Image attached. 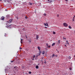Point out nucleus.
<instances>
[{"mask_svg":"<svg viewBox=\"0 0 75 75\" xmlns=\"http://www.w3.org/2000/svg\"><path fill=\"white\" fill-rule=\"evenodd\" d=\"M74 57L75 58V55H74Z\"/></svg>","mask_w":75,"mask_h":75,"instance_id":"45","label":"nucleus"},{"mask_svg":"<svg viewBox=\"0 0 75 75\" xmlns=\"http://www.w3.org/2000/svg\"><path fill=\"white\" fill-rule=\"evenodd\" d=\"M63 39L66 40V38H65L64 37H63Z\"/></svg>","mask_w":75,"mask_h":75,"instance_id":"24","label":"nucleus"},{"mask_svg":"<svg viewBox=\"0 0 75 75\" xmlns=\"http://www.w3.org/2000/svg\"><path fill=\"white\" fill-rule=\"evenodd\" d=\"M53 34H56L55 32H53Z\"/></svg>","mask_w":75,"mask_h":75,"instance_id":"15","label":"nucleus"},{"mask_svg":"<svg viewBox=\"0 0 75 75\" xmlns=\"http://www.w3.org/2000/svg\"><path fill=\"white\" fill-rule=\"evenodd\" d=\"M30 5H32V4L30 3Z\"/></svg>","mask_w":75,"mask_h":75,"instance_id":"40","label":"nucleus"},{"mask_svg":"<svg viewBox=\"0 0 75 75\" xmlns=\"http://www.w3.org/2000/svg\"><path fill=\"white\" fill-rule=\"evenodd\" d=\"M75 17V16H74V17Z\"/></svg>","mask_w":75,"mask_h":75,"instance_id":"51","label":"nucleus"},{"mask_svg":"<svg viewBox=\"0 0 75 75\" xmlns=\"http://www.w3.org/2000/svg\"><path fill=\"white\" fill-rule=\"evenodd\" d=\"M14 69L15 71H16V72H17L19 68L17 66H15V67L14 68Z\"/></svg>","mask_w":75,"mask_h":75,"instance_id":"1","label":"nucleus"},{"mask_svg":"<svg viewBox=\"0 0 75 75\" xmlns=\"http://www.w3.org/2000/svg\"><path fill=\"white\" fill-rule=\"evenodd\" d=\"M39 38V36L38 35H37L36 36V38L37 40H38V38Z\"/></svg>","mask_w":75,"mask_h":75,"instance_id":"7","label":"nucleus"},{"mask_svg":"<svg viewBox=\"0 0 75 75\" xmlns=\"http://www.w3.org/2000/svg\"><path fill=\"white\" fill-rule=\"evenodd\" d=\"M7 35V34H6V33H5V37H6V35Z\"/></svg>","mask_w":75,"mask_h":75,"instance_id":"30","label":"nucleus"},{"mask_svg":"<svg viewBox=\"0 0 75 75\" xmlns=\"http://www.w3.org/2000/svg\"><path fill=\"white\" fill-rule=\"evenodd\" d=\"M38 49L39 50V51H40V47H38Z\"/></svg>","mask_w":75,"mask_h":75,"instance_id":"14","label":"nucleus"},{"mask_svg":"<svg viewBox=\"0 0 75 75\" xmlns=\"http://www.w3.org/2000/svg\"><path fill=\"white\" fill-rule=\"evenodd\" d=\"M57 51H58V50L57 49L56 50Z\"/></svg>","mask_w":75,"mask_h":75,"instance_id":"49","label":"nucleus"},{"mask_svg":"<svg viewBox=\"0 0 75 75\" xmlns=\"http://www.w3.org/2000/svg\"><path fill=\"white\" fill-rule=\"evenodd\" d=\"M45 51H43L42 54L43 55H44V54H45Z\"/></svg>","mask_w":75,"mask_h":75,"instance_id":"8","label":"nucleus"},{"mask_svg":"<svg viewBox=\"0 0 75 75\" xmlns=\"http://www.w3.org/2000/svg\"><path fill=\"white\" fill-rule=\"evenodd\" d=\"M39 75H40V74H39Z\"/></svg>","mask_w":75,"mask_h":75,"instance_id":"54","label":"nucleus"},{"mask_svg":"<svg viewBox=\"0 0 75 75\" xmlns=\"http://www.w3.org/2000/svg\"><path fill=\"white\" fill-rule=\"evenodd\" d=\"M44 25L45 26H47V27H48V23H44Z\"/></svg>","mask_w":75,"mask_h":75,"instance_id":"3","label":"nucleus"},{"mask_svg":"<svg viewBox=\"0 0 75 75\" xmlns=\"http://www.w3.org/2000/svg\"><path fill=\"white\" fill-rule=\"evenodd\" d=\"M70 70H71V68H70Z\"/></svg>","mask_w":75,"mask_h":75,"instance_id":"44","label":"nucleus"},{"mask_svg":"<svg viewBox=\"0 0 75 75\" xmlns=\"http://www.w3.org/2000/svg\"><path fill=\"white\" fill-rule=\"evenodd\" d=\"M45 28H47V27H45Z\"/></svg>","mask_w":75,"mask_h":75,"instance_id":"43","label":"nucleus"},{"mask_svg":"<svg viewBox=\"0 0 75 75\" xmlns=\"http://www.w3.org/2000/svg\"><path fill=\"white\" fill-rule=\"evenodd\" d=\"M45 64H46V61H45V62H44Z\"/></svg>","mask_w":75,"mask_h":75,"instance_id":"34","label":"nucleus"},{"mask_svg":"<svg viewBox=\"0 0 75 75\" xmlns=\"http://www.w3.org/2000/svg\"><path fill=\"white\" fill-rule=\"evenodd\" d=\"M13 62V61H11V62Z\"/></svg>","mask_w":75,"mask_h":75,"instance_id":"39","label":"nucleus"},{"mask_svg":"<svg viewBox=\"0 0 75 75\" xmlns=\"http://www.w3.org/2000/svg\"><path fill=\"white\" fill-rule=\"evenodd\" d=\"M58 43H59V44H60V40H58Z\"/></svg>","mask_w":75,"mask_h":75,"instance_id":"21","label":"nucleus"},{"mask_svg":"<svg viewBox=\"0 0 75 75\" xmlns=\"http://www.w3.org/2000/svg\"><path fill=\"white\" fill-rule=\"evenodd\" d=\"M47 1L48 3H51L52 2V1L51 0H48Z\"/></svg>","mask_w":75,"mask_h":75,"instance_id":"5","label":"nucleus"},{"mask_svg":"<svg viewBox=\"0 0 75 75\" xmlns=\"http://www.w3.org/2000/svg\"><path fill=\"white\" fill-rule=\"evenodd\" d=\"M26 38H27V37H26Z\"/></svg>","mask_w":75,"mask_h":75,"instance_id":"52","label":"nucleus"},{"mask_svg":"<svg viewBox=\"0 0 75 75\" xmlns=\"http://www.w3.org/2000/svg\"><path fill=\"white\" fill-rule=\"evenodd\" d=\"M5 18L4 16H2L1 17V19L2 20H4Z\"/></svg>","mask_w":75,"mask_h":75,"instance_id":"4","label":"nucleus"},{"mask_svg":"<svg viewBox=\"0 0 75 75\" xmlns=\"http://www.w3.org/2000/svg\"><path fill=\"white\" fill-rule=\"evenodd\" d=\"M65 47H67V45H65Z\"/></svg>","mask_w":75,"mask_h":75,"instance_id":"42","label":"nucleus"},{"mask_svg":"<svg viewBox=\"0 0 75 75\" xmlns=\"http://www.w3.org/2000/svg\"><path fill=\"white\" fill-rule=\"evenodd\" d=\"M55 45V43H53L52 45V46H54V45Z\"/></svg>","mask_w":75,"mask_h":75,"instance_id":"10","label":"nucleus"},{"mask_svg":"<svg viewBox=\"0 0 75 75\" xmlns=\"http://www.w3.org/2000/svg\"><path fill=\"white\" fill-rule=\"evenodd\" d=\"M21 43H22V42H22L23 41V39H21Z\"/></svg>","mask_w":75,"mask_h":75,"instance_id":"13","label":"nucleus"},{"mask_svg":"<svg viewBox=\"0 0 75 75\" xmlns=\"http://www.w3.org/2000/svg\"><path fill=\"white\" fill-rule=\"evenodd\" d=\"M6 69H5V72H7Z\"/></svg>","mask_w":75,"mask_h":75,"instance_id":"22","label":"nucleus"},{"mask_svg":"<svg viewBox=\"0 0 75 75\" xmlns=\"http://www.w3.org/2000/svg\"><path fill=\"white\" fill-rule=\"evenodd\" d=\"M48 48H51V46L50 45H49L48 46Z\"/></svg>","mask_w":75,"mask_h":75,"instance_id":"17","label":"nucleus"},{"mask_svg":"<svg viewBox=\"0 0 75 75\" xmlns=\"http://www.w3.org/2000/svg\"><path fill=\"white\" fill-rule=\"evenodd\" d=\"M37 57H38V56H37Z\"/></svg>","mask_w":75,"mask_h":75,"instance_id":"53","label":"nucleus"},{"mask_svg":"<svg viewBox=\"0 0 75 75\" xmlns=\"http://www.w3.org/2000/svg\"><path fill=\"white\" fill-rule=\"evenodd\" d=\"M4 2H6V0H4Z\"/></svg>","mask_w":75,"mask_h":75,"instance_id":"32","label":"nucleus"},{"mask_svg":"<svg viewBox=\"0 0 75 75\" xmlns=\"http://www.w3.org/2000/svg\"><path fill=\"white\" fill-rule=\"evenodd\" d=\"M8 25V27H10V25Z\"/></svg>","mask_w":75,"mask_h":75,"instance_id":"20","label":"nucleus"},{"mask_svg":"<svg viewBox=\"0 0 75 75\" xmlns=\"http://www.w3.org/2000/svg\"><path fill=\"white\" fill-rule=\"evenodd\" d=\"M39 53H40L41 54V51H40V50H39Z\"/></svg>","mask_w":75,"mask_h":75,"instance_id":"27","label":"nucleus"},{"mask_svg":"<svg viewBox=\"0 0 75 75\" xmlns=\"http://www.w3.org/2000/svg\"><path fill=\"white\" fill-rule=\"evenodd\" d=\"M32 60H33V61H34V58L32 59Z\"/></svg>","mask_w":75,"mask_h":75,"instance_id":"36","label":"nucleus"},{"mask_svg":"<svg viewBox=\"0 0 75 75\" xmlns=\"http://www.w3.org/2000/svg\"><path fill=\"white\" fill-rule=\"evenodd\" d=\"M63 25L64 26V27H68V25L66 23H63Z\"/></svg>","mask_w":75,"mask_h":75,"instance_id":"2","label":"nucleus"},{"mask_svg":"<svg viewBox=\"0 0 75 75\" xmlns=\"http://www.w3.org/2000/svg\"><path fill=\"white\" fill-rule=\"evenodd\" d=\"M57 16L58 17L59 16V15L58 14H57Z\"/></svg>","mask_w":75,"mask_h":75,"instance_id":"26","label":"nucleus"},{"mask_svg":"<svg viewBox=\"0 0 75 75\" xmlns=\"http://www.w3.org/2000/svg\"><path fill=\"white\" fill-rule=\"evenodd\" d=\"M25 18H26V19H27V16H25Z\"/></svg>","mask_w":75,"mask_h":75,"instance_id":"35","label":"nucleus"},{"mask_svg":"<svg viewBox=\"0 0 75 75\" xmlns=\"http://www.w3.org/2000/svg\"><path fill=\"white\" fill-rule=\"evenodd\" d=\"M75 18V17H74V18H74H74Z\"/></svg>","mask_w":75,"mask_h":75,"instance_id":"48","label":"nucleus"},{"mask_svg":"<svg viewBox=\"0 0 75 75\" xmlns=\"http://www.w3.org/2000/svg\"><path fill=\"white\" fill-rule=\"evenodd\" d=\"M35 55H34L33 57V58H35Z\"/></svg>","mask_w":75,"mask_h":75,"instance_id":"41","label":"nucleus"},{"mask_svg":"<svg viewBox=\"0 0 75 75\" xmlns=\"http://www.w3.org/2000/svg\"><path fill=\"white\" fill-rule=\"evenodd\" d=\"M16 18H17V20H18V18H17V17H16Z\"/></svg>","mask_w":75,"mask_h":75,"instance_id":"38","label":"nucleus"},{"mask_svg":"<svg viewBox=\"0 0 75 75\" xmlns=\"http://www.w3.org/2000/svg\"><path fill=\"white\" fill-rule=\"evenodd\" d=\"M55 56H56V57H57V55H55Z\"/></svg>","mask_w":75,"mask_h":75,"instance_id":"47","label":"nucleus"},{"mask_svg":"<svg viewBox=\"0 0 75 75\" xmlns=\"http://www.w3.org/2000/svg\"><path fill=\"white\" fill-rule=\"evenodd\" d=\"M66 42H67V44H68V45H69V43L68 42V41H66Z\"/></svg>","mask_w":75,"mask_h":75,"instance_id":"16","label":"nucleus"},{"mask_svg":"<svg viewBox=\"0 0 75 75\" xmlns=\"http://www.w3.org/2000/svg\"><path fill=\"white\" fill-rule=\"evenodd\" d=\"M69 28H70V29H71V28H71V26L69 25Z\"/></svg>","mask_w":75,"mask_h":75,"instance_id":"12","label":"nucleus"},{"mask_svg":"<svg viewBox=\"0 0 75 75\" xmlns=\"http://www.w3.org/2000/svg\"><path fill=\"white\" fill-rule=\"evenodd\" d=\"M20 50H22V48H21V47H20Z\"/></svg>","mask_w":75,"mask_h":75,"instance_id":"31","label":"nucleus"},{"mask_svg":"<svg viewBox=\"0 0 75 75\" xmlns=\"http://www.w3.org/2000/svg\"><path fill=\"white\" fill-rule=\"evenodd\" d=\"M10 1H11L12 0H9Z\"/></svg>","mask_w":75,"mask_h":75,"instance_id":"50","label":"nucleus"},{"mask_svg":"<svg viewBox=\"0 0 75 75\" xmlns=\"http://www.w3.org/2000/svg\"><path fill=\"white\" fill-rule=\"evenodd\" d=\"M55 54H53L52 56V58H54V57H55Z\"/></svg>","mask_w":75,"mask_h":75,"instance_id":"9","label":"nucleus"},{"mask_svg":"<svg viewBox=\"0 0 75 75\" xmlns=\"http://www.w3.org/2000/svg\"><path fill=\"white\" fill-rule=\"evenodd\" d=\"M41 55V53H39V55Z\"/></svg>","mask_w":75,"mask_h":75,"instance_id":"33","label":"nucleus"},{"mask_svg":"<svg viewBox=\"0 0 75 75\" xmlns=\"http://www.w3.org/2000/svg\"><path fill=\"white\" fill-rule=\"evenodd\" d=\"M29 74H31V71H29Z\"/></svg>","mask_w":75,"mask_h":75,"instance_id":"19","label":"nucleus"},{"mask_svg":"<svg viewBox=\"0 0 75 75\" xmlns=\"http://www.w3.org/2000/svg\"><path fill=\"white\" fill-rule=\"evenodd\" d=\"M39 68V67H38V66H36V69H38V68Z\"/></svg>","mask_w":75,"mask_h":75,"instance_id":"11","label":"nucleus"},{"mask_svg":"<svg viewBox=\"0 0 75 75\" xmlns=\"http://www.w3.org/2000/svg\"><path fill=\"white\" fill-rule=\"evenodd\" d=\"M44 15L45 16H47V14H46V13H44Z\"/></svg>","mask_w":75,"mask_h":75,"instance_id":"23","label":"nucleus"},{"mask_svg":"<svg viewBox=\"0 0 75 75\" xmlns=\"http://www.w3.org/2000/svg\"><path fill=\"white\" fill-rule=\"evenodd\" d=\"M58 53H59V51H58Z\"/></svg>","mask_w":75,"mask_h":75,"instance_id":"46","label":"nucleus"},{"mask_svg":"<svg viewBox=\"0 0 75 75\" xmlns=\"http://www.w3.org/2000/svg\"><path fill=\"white\" fill-rule=\"evenodd\" d=\"M28 42L30 43L31 42V40H29Z\"/></svg>","mask_w":75,"mask_h":75,"instance_id":"28","label":"nucleus"},{"mask_svg":"<svg viewBox=\"0 0 75 75\" xmlns=\"http://www.w3.org/2000/svg\"><path fill=\"white\" fill-rule=\"evenodd\" d=\"M71 56H69V59H71Z\"/></svg>","mask_w":75,"mask_h":75,"instance_id":"18","label":"nucleus"},{"mask_svg":"<svg viewBox=\"0 0 75 75\" xmlns=\"http://www.w3.org/2000/svg\"><path fill=\"white\" fill-rule=\"evenodd\" d=\"M72 21H75V20H74V18H73L72 19Z\"/></svg>","mask_w":75,"mask_h":75,"instance_id":"25","label":"nucleus"},{"mask_svg":"<svg viewBox=\"0 0 75 75\" xmlns=\"http://www.w3.org/2000/svg\"><path fill=\"white\" fill-rule=\"evenodd\" d=\"M66 1H68V0H65Z\"/></svg>","mask_w":75,"mask_h":75,"instance_id":"37","label":"nucleus"},{"mask_svg":"<svg viewBox=\"0 0 75 75\" xmlns=\"http://www.w3.org/2000/svg\"><path fill=\"white\" fill-rule=\"evenodd\" d=\"M13 19H11L9 20V23H11V22H13Z\"/></svg>","mask_w":75,"mask_h":75,"instance_id":"6","label":"nucleus"},{"mask_svg":"<svg viewBox=\"0 0 75 75\" xmlns=\"http://www.w3.org/2000/svg\"><path fill=\"white\" fill-rule=\"evenodd\" d=\"M46 45L47 46V47H48V44H47V43L46 44Z\"/></svg>","mask_w":75,"mask_h":75,"instance_id":"29","label":"nucleus"}]
</instances>
